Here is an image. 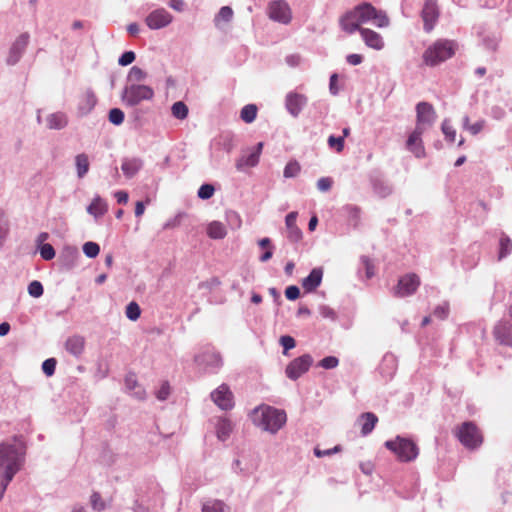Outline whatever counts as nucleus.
<instances>
[{"instance_id": "nucleus-36", "label": "nucleus", "mask_w": 512, "mask_h": 512, "mask_svg": "<svg viewBox=\"0 0 512 512\" xmlns=\"http://www.w3.org/2000/svg\"><path fill=\"white\" fill-rule=\"evenodd\" d=\"M512 252V241L509 236L502 234L499 240L498 260L501 261Z\"/></svg>"}, {"instance_id": "nucleus-12", "label": "nucleus", "mask_w": 512, "mask_h": 512, "mask_svg": "<svg viewBox=\"0 0 512 512\" xmlns=\"http://www.w3.org/2000/svg\"><path fill=\"white\" fill-rule=\"evenodd\" d=\"M29 39L30 36L27 32L22 33L16 38L9 49V54L6 59L7 65L14 66L20 61L29 44Z\"/></svg>"}, {"instance_id": "nucleus-19", "label": "nucleus", "mask_w": 512, "mask_h": 512, "mask_svg": "<svg viewBox=\"0 0 512 512\" xmlns=\"http://www.w3.org/2000/svg\"><path fill=\"white\" fill-rule=\"evenodd\" d=\"M79 257L80 254L76 247H65L59 256V264L61 269L65 271L73 269L77 265Z\"/></svg>"}, {"instance_id": "nucleus-10", "label": "nucleus", "mask_w": 512, "mask_h": 512, "mask_svg": "<svg viewBox=\"0 0 512 512\" xmlns=\"http://www.w3.org/2000/svg\"><path fill=\"white\" fill-rule=\"evenodd\" d=\"M420 286V278L414 273L406 274L398 280L394 288V295L397 297H407L416 292Z\"/></svg>"}, {"instance_id": "nucleus-49", "label": "nucleus", "mask_w": 512, "mask_h": 512, "mask_svg": "<svg viewBox=\"0 0 512 512\" xmlns=\"http://www.w3.org/2000/svg\"><path fill=\"white\" fill-rule=\"evenodd\" d=\"M91 506L96 511H103L106 508L105 502L102 500L99 492H93L90 497Z\"/></svg>"}, {"instance_id": "nucleus-9", "label": "nucleus", "mask_w": 512, "mask_h": 512, "mask_svg": "<svg viewBox=\"0 0 512 512\" xmlns=\"http://www.w3.org/2000/svg\"><path fill=\"white\" fill-rule=\"evenodd\" d=\"M416 127L425 131L436 121L437 115L433 106L428 102H419L416 106Z\"/></svg>"}, {"instance_id": "nucleus-13", "label": "nucleus", "mask_w": 512, "mask_h": 512, "mask_svg": "<svg viewBox=\"0 0 512 512\" xmlns=\"http://www.w3.org/2000/svg\"><path fill=\"white\" fill-rule=\"evenodd\" d=\"M173 16L164 8H158L150 12L145 22L152 30L162 29L172 22Z\"/></svg>"}, {"instance_id": "nucleus-6", "label": "nucleus", "mask_w": 512, "mask_h": 512, "mask_svg": "<svg viewBox=\"0 0 512 512\" xmlns=\"http://www.w3.org/2000/svg\"><path fill=\"white\" fill-rule=\"evenodd\" d=\"M154 97V90L143 84H126L121 93V100L124 105L136 107L142 101L151 100Z\"/></svg>"}, {"instance_id": "nucleus-26", "label": "nucleus", "mask_w": 512, "mask_h": 512, "mask_svg": "<svg viewBox=\"0 0 512 512\" xmlns=\"http://www.w3.org/2000/svg\"><path fill=\"white\" fill-rule=\"evenodd\" d=\"M68 125V117L64 112L51 113L46 118L48 129L61 130Z\"/></svg>"}, {"instance_id": "nucleus-42", "label": "nucleus", "mask_w": 512, "mask_h": 512, "mask_svg": "<svg viewBox=\"0 0 512 512\" xmlns=\"http://www.w3.org/2000/svg\"><path fill=\"white\" fill-rule=\"evenodd\" d=\"M441 130L445 136V139L451 143H453L456 139V130L451 125V122L449 119H445L442 122Z\"/></svg>"}, {"instance_id": "nucleus-8", "label": "nucleus", "mask_w": 512, "mask_h": 512, "mask_svg": "<svg viewBox=\"0 0 512 512\" xmlns=\"http://www.w3.org/2000/svg\"><path fill=\"white\" fill-rule=\"evenodd\" d=\"M313 363V358L309 354H304L292 360L286 367V376L291 380H297L306 373Z\"/></svg>"}, {"instance_id": "nucleus-24", "label": "nucleus", "mask_w": 512, "mask_h": 512, "mask_svg": "<svg viewBox=\"0 0 512 512\" xmlns=\"http://www.w3.org/2000/svg\"><path fill=\"white\" fill-rule=\"evenodd\" d=\"M143 168V160L138 157L124 158L121 170L126 178H133Z\"/></svg>"}, {"instance_id": "nucleus-47", "label": "nucleus", "mask_w": 512, "mask_h": 512, "mask_svg": "<svg viewBox=\"0 0 512 512\" xmlns=\"http://www.w3.org/2000/svg\"><path fill=\"white\" fill-rule=\"evenodd\" d=\"M108 119L114 125H121L124 121V112L119 108H112L109 111Z\"/></svg>"}, {"instance_id": "nucleus-28", "label": "nucleus", "mask_w": 512, "mask_h": 512, "mask_svg": "<svg viewBox=\"0 0 512 512\" xmlns=\"http://www.w3.org/2000/svg\"><path fill=\"white\" fill-rule=\"evenodd\" d=\"M360 22L362 24L367 23L377 16V9L370 3L364 2L355 7Z\"/></svg>"}, {"instance_id": "nucleus-41", "label": "nucleus", "mask_w": 512, "mask_h": 512, "mask_svg": "<svg viewBox=\"0 0 512 512\" xmlns=\"http://www.w3.org/2000/svg\"><path fill=\"white\" fill-rule=\"evenodd\" d=\"M300 170V164L296 160L289 161L284 168L283 176L285 178L296 177L300 173Z\"/></svg>"}, {"instance_id": "nucleus-61", "label": "nucleus", "mask_w": 512, "mask_h": 512, "mask_svg": "<svg viewBox=\"0 0 512 512\" xmlns=\"http://www.w3.org/2000/svg\"><path fill=\"white\" fill-rule=\"evenodd\" d=\"M135 53L133 51L124 52L118 59V64L120 66L130 65L135 60Z\"/></svg>"}, {"instance_id": "nucleus-1", "label": "nucleus", "mask_w": 512, "mask_h": 512, "mask_svg": "<svg viewBox=\"0 0 512 512\" xmlns=\"http://www.w3.org/2000/svg\"><path fill=\"white\" fill-rule=\"evenodd\" d=\"M23 453L14 444L0 443V479H3V490L20 470Z\"/></svg>"}, {"instance_id": "nucleus-11", "label": "nucleus", "mask_w": 512, "mask_h": 512, "mask_svg": "<svg viewBox=\"0 0 512 512\" xmlns=\"http://www.w3.org/2000/svg\"><path fill=\"white\" fill-rule=\"evenodd\" d=\"M270 19L282 24H289L292 19L291 9L284 0L272 1L268 6Z\"/></svg>"}, {"instance_id": "nucleus-30", "label": "nucleus", "mask_w": 512, "mask_h": 512, "mask_svg": "<svg viewBox=\"0 0 512 512\" xmlns=\"http://www.w3.org/2000/svg\"><path fill=\"white\" fill-rule=\"evenodd\" d=\"M97 98L92 91H87L79 103L78 109L82 115H86L95 107Z\"/></svg>"}, {"instance_id": "nucleus-39", "label": "nucleus", "mask_w": 512, "mask_h": 512, "mask_svg": "<svg viewBox=\"0 0 512 512\" xmlns=\"http://www.w3.org/2000/svg\"><path fill=\"white\" fill-rule=\"evenodd\" d=\"M257 111L255 104H247L242 108L240 117L245 123H252L256 119Z\"/></svg>"}, {"instance_id": "nucleus-32", "label": "nucleus", "mask_w": 512, "mask_h": 512, "mask_svg": "<svg viewBox=\"0 0 512 512\" xmlns=\"http://www.w3.org/2000/svg\"><path fill=\"white\" fill-rule=\"evenodd\" d=\"M75 165L78 178H83L89 171V158L87 154L80 153L75 157Z\"/></svg>"}, {"instance_id": "nucleus-59", "label": "nucleus", "mask_w": 512, "mask_h": 512, "mask_svg": "<svg viewBox=\"0 0 512 512\" xmlns=\"http://www.w3.org/2000/svg\"><path fill=\"white\" fill-rule=\"evenodd\" d=\"M280 344L283 347V353L286 354L288 350L293 349L296 345L295 339L289 335L280 337Z\"/></svg>"}, {"instance_id": "nucleus-35", "label": "nucleus", "mask_w": 512, "mask_h": 512, "mask_svg": "<svg viewBox=\"0 0 512 512\" xmlns=\"http://www.w3.org/2000/svg\"><path fill=\"white\" fill-rule=\"evenodd\" d=\"M260 157L252 150L247 155H243L236 162V168L241 170L243 167H254L259 163Z\"/></svg>"}, {"instance_id": "nucleus-4", "label": "nucleus", "mask_w": 512, "mask_h": 512, "mask_svg": "<svg viewBox=\"0 0 512 512\" xmlns=\"http://www.w3.org/2000/svg\"><path fill=\"white\" fill-rule=\"evenodd\" d=\"M454 435L468 450H476L483 443L482 432L472 421H465L457 426Z\"/></svg>"}, {"instance_id": "nucleus-53", "label": "nucleus", "mask_w": 512, "mask_h": 512, "mask_svg": "<svg viewBox=\"0 0 512 512\" xmlns=\"http://www.w3.org/2000/svg\"><path fill=\"white\" fill-rule=\"evenodd\" d=\"M318 310L320 315L325 319L336 321L338 318L336 311L327 305H320Z\"/></svg>"}, {"instance_id": "nucleus-21", "label": "nucleus", "mask_w": 512, "mask_h": 512, "mask_svg": "<svg viewBox=\"0 0 512 512\" xmlns=\"http://www.w3.org/2000/svg\"><path fill=\"white\" fill-rule=\"evenodd\" d=\"M323 278V268H313L309 275L302 280V287L306 293L314 292L321 284Z\"/></svg>"}, {"instance_id": "nucleus-17", "label": "nucleus", "mask_w": 512, "mask_h": 512, "mask_svg": "<svg viewBox=\"0 0 512 512\" xmlns=\"http://www.w3.org/2000/svg\"><path fill=\"white\" fill-rule=\"evenodd\" d=\"M355 12L356 9L354 7L352 10L347 11L339 19V25L341 29L348 34H353L356 31L360 32V29H362L360 27L362 22H360V18L358 17V14Z\"/></svg>"}, {"instance_id": "nucleus-33", "label": "nucleus", "mask_w": 512, "mask_h": 512, "mask_svg": "<svg viewBox=\"0 0 512 512\" xmlns=\"http://www.w3.org/2000/svg\"><path fill=\"white\" fill-rule=\"evenodd\" d=\"M227 505L219 499H208L202 504V512H226Z\"/></svg>"}, {"instance_id": "nucleus-56", "label": "nucleus", "mask_w": 512, "mask_h": 512, "mask_svg": "<svg viewBox=\"0 0 512 512\" xmlns=\"http://www.w3.org/2000/svg\"><path fill=\"white\" fill-rule=\"evenodd\" d=\"M448 314L449 304L447 302L436 306L435 309L433 310V315L440 320L446 319L448 317Z\"/></svg>"}, {"instance_id": "nucleus-55", "label": "nucleus", "mask_w": 512, "mask_h": 512, "mask_svg": "<svg viewBox=\"0 0 512 512\" xmlns=\"http://www.w3.org/2000/svg\"><path fill=\"white\" fill-rule=\"evenodd\" d=\"M57 361L55 358H48L42 363V370L46 376H52L55 373Z\"/></svg>"}, {"instance_id": "nucleus-64", "label": "nucleus", "mask_w": 512, "mask_h": 512, "mask_svg": "<svg viewBox=\"0 0 512 512\" xmlns=\"http://www.w3.org/2000/svg\"><path fill=\"white\" fill-rule=\"evenodd\" d=\"M378 27H386L389 24V19L385 13L377 10V16L373 19Z\"/></svg>"}, {"instance_id": "nucleus-63", "label": "nucleus", "mask_w": 512, "mask_h": 512, "mask_svg": "<svg viewBox=\"0 0 512 512\" xmlns=\"http://www.w3.org/2000/svg\"><path fill=\"white\" fill-rule=\"evenodd\" d=\"M285 296L288 300H296L300 296V289L296 285L288 286L285 290Z\"/></svg>"}, {"instance_id": "nucleus-62", "label": "nucleus", "mask_w": 512, "mask_h": 512, "mask_svg": "<svg viewBox=\"0 0 512 512\" xmlns=\"http://www.w3.org/2000/svg\"><path fill=\"white\" fill-rule=\"evenodd\" d=\"M170 395V385L167 381L163 382L159 390L156 392L157 399L164 401Z\"/></svg>"}, {"instance_id": "nucleus-22", "label": "nucleus", "mask_w": 512, "mask_h": 512, "mask_svg": "<svg viewBox=\"0 0 512 512\" xmlns=\"http://www.w3.org/2000/svg\"><path fill=\"white\" fill-rule=\"evenodd\" d=\"M424 133L420 127H415L414 131L409 135L407 140V148L418 158L423 157L425 154L422 145L421 136Z\"/></svg>"}, {"instance_id": "nucleus-27", "label": "nucleus", "mask_w": 512, "mask_h": 512, "mask_svg": "<svg viewBox=\"0 0 512 512\" xmlns=\"http://www.w3.org/2000/svg\"><path fill=\"white\" fill-rule=\"evenodd\" d=\"M87 212L96 219L102 217L108 211V205L104 199L96 195L87 206Z\"/></svg>"}, {"instance_id": "nucleus-50", "label": "nucleus", "mask_w": 512, "mask_h": 512, "mask_svg": "<svg viewBox=\"0 0 512 512\" xmlns=\"http://www.w3.org/2000/svg\"><path fill=\"white\" fill-rule=\"evenodd\" d=\"M233 17V10L229 6H223L220 8L218 14L215 17V22L222 20L224 22H230Z\"/></svg>"}, {"instance_id": "nucleus-51", "label": "nucleus", "mask_w": 512, "mask_h": 512, "mask_svg": "<svg viewBox=\"0 0 512 512\" xmlns=\"http://www.w3.org/2000/svg\"><path fill=\"white\" fill-rule=\"evenodd\" d=\"M360 262L365 269L366 278H372L375 275V271L371 259L368 256L363 255L360 257Z\"/></svg>"}, {"instance_id": "nucleus-45", "label": "nucleus", "mask_w": 512, "mask_h": 512, "mask_svg": "<svg viewBox=\"0 0 512 512\" xmlns=\"http://www.w3.org/2000/svg\"><path fill=\"white\" fill-rule=\"evenodd\" d=\"M215 192V188L212 184L205 183L198 189L197 195L202 200L210 199Z\"/></svg>"}, {"instance_id": "nucleus-57", "label": "nucleus", "mask_w": 512, "mask_h": 512, "mask_svg": "<svg viewBox=\"0 0 512 512\" xmlns=\"http://www.w3.org/2000/svg\"><path fill=\"white\" fill-rule=\"evenodd\" d=\"M339 364V360L337 357L335 356H327V357H324L320 362H319V366L324 368V369H333L335 367H337Z\"/></svg>"}, {"instance_id": "nucleus-40", "label": "nucleus", "mask_w": 512, "mask_h": 512, "mask_svg": "<svg viewBox=\"0 0 512 512\" xmlns=\"http://www.w3.org/2000/svg\"><path fill=\"white\" fill-rule=\"evenodd\" d=\"M171 111L172 115L179 120H183L188 116V107L182 101L175 102L171 107Z\"/></svg>"}, {"instance_id": "nucleus-34", "label": "nucleus", "mask_w": 512, "mask_h": 512, "mask_svg": "<svg viewBox=\"0 0 512 512\" xmlns=\"http://www.w3.org/2000/svg\"><path fill=\"white\" fill-rule=\"evenodd\" d=\"M342 210L347 215L349 223L356 228L360 222V208L358 206L348 204L345 205Z\"/></svg>"}, {"instance_id": "nucleus-46", "label": "nucleus", "mask_w": 512, "mask_h": 512, "mask_svg": "<svg viewBox=\"0 0 512 512\" xmlns=\"http://www.w3.org/2000/svg\"><path fill=\"white\" fill-rule=\"evenodd\" d=\"M226 220L232 229H239L242 224V220L239 214L235 211L229 210L226 212Z\"/></svg>"}, {"instance_id": "nucleus-7", "label": "nucleus", "mask_w": 512, "mask_h": 512, "mask_svg": "<svg viewBox=\"0 0 512 512\" xmlns=\"http://www.w3.org/2000/svg\"><path fill=\"white\" fill-rule=\"evenodd\" d=\"M195 363L206 372L217 373L223 366V360L219 352L205 351L194 358Z\"/></svg>"}, {"instance_id": "nucleus-14", "label": "nucleus", "mask_w": 512, "mask_h": 512, "mask_svg": "<svg viewBox=\"0 0 512 512\" xmlns=\"http://www.w3.org/2000/svg\"><path fill=\"white\" fill-rule=\"evenodd\" d=\"M439 8L437 5V0H426L424 7L422 9V19L424 22V30L429 33L433 30L435 24L439 18Z\"/></svg>"}, {"instance_id": "nucleus-31", "label": "nucleus", "mask_w": 512, "mask_h": 512, "mask_svg": "<svg viewBox=\"0 0 512 512\" xmlns=\"http://www.w3.org/2000/svg\"><path fill=\"white\" fill-rule=\"evenodd\" d=\"M207 235L211 239L220 240L225 238L227 231L223 223L219 221H212L207 227Z\"/></svg>"}, {"instance_id": "nucleus-37", "label": "nucleus", "mask_w": 512, "mask_h": 512, "mask_svg": "<svg viewBox=\"0 0 512 512\" xmlns=\"http://www.w3.org/2000/svg\"><path fill=\"white\" fill-rule=\"evenodd\" d=\"M232 432V424L229 420H220L216 426V434L219 440L225 441Z\"/></svg>"}, {"instance_id": "nucleus-48", "label": "nucleus", "mask_w": 512, "mask_h": 512, "mask_svg": "<svg viewBox=\"0 0 512 512\" xmlns=\"http://www.w3.org/2000/svg\"><path fill=\"white\" fill-rule=\"evenodd\" d=\"M28 293L34 298H39L44 293V288L41 282L34 280L28 285Z\"/></svg>"}, {"instance_id": "nucleus-3", "label": "nucleus", "mask_w": 512, "mask_h": 512, "mask_svg": "<svg viewBox=\"0 0 512 512\" xmlns=\"http://www.w3.org/2000/svg\"><path fill=\"white\" fill-rule=\"evenodd\" d=\"M457 43L453 40L439 39L430 45L423 53V62L427 66H437L454 56Z\"/></svg>"}, {"instance_id": "nucleus-54", "label": "nucleus", "mask_w": 512, "mask_h": 512, "mask_svg": "<svg viewBox=\"0 0 512 512\" xmlns=\"http://www.w3.org/2000/svg\"><path fill=\"white\" fill-rule=\"evenodd\" d=\"M328 146L332 149H335L337 152H342L344 149L343 137L330 135L328 137Z\"/></svg>"}, {"instance_id": "nucleus-52", "label": "nucleus", "mask_w": 512, "mask_h": 512, "mask_svg": "<svg viewBox=\"0 0 512 512\" xmlns=\"http://www.w3.org/2000/svg\"><path fill=\"white\" fill-rule=\"evenodd\" d=\"M373 188L375 193H377L381 197H386L390 195L392 192L391 187L381 181H375L373 184Z\"/></svg>"}, {"instance_id": "nucleus-44", "label": "nucleus", "mask_w": 512, "mask_h": 512, "mask_svg": "<svg viewBox=\"0 0 512 512\" xmlns=\"http://www.w3.org/2000/svg\"><path fill=\"white\" fill-rule=\"evenodd\" d=\"M100 252V246L96 242L88 241L83 245V253L88 258H95Z\"/></svg>"}, {"instance_id": "nucleus-43", "label": "nucleus", "mask_w": 512, "mask_h": 512, "mask_svg": "<svg viewBox=\"0 0 512 512\" xmlns=\"http://www.w3.org/2000/svg\"><path fill=\"white\" fill-rule=\"evenodd\" d=\"M125 314L129 320L136 321L140 317L141 309L136 302L132 301L126 306Z\"/></svg>"}, {"instance_id": "nucleus-16", "label": "nucleus", "mask_w": 512, "mask_h": 512, "mask_svg": "<svg viewBox=\"0 0 512 512\" xmlns=\"http://www.w3.org/2000/svg\"><path fill=\"white\" fill-rule=\"evenodd\" d=\"M307 102L308 99L305 95L297 92H289L285 98V107L289 114L296 118L307 105Z\"/></svg>"}, {"instance_id": "nucleus-15", "label": "nucleus", "mask_w": 512, "mask_h": 512, "mask_svg": "<svg viewBox=\"0 0 512 512\" xmlns=\"http://www.w3.org/2000/svg\"><path fill=\"white\" fill-rule=\"evenodd\" d=\"M211 399L222 410H229L233 407V395L226 384L220 385L211 393Z\"/></svg>"}, {"instance_id": "nucleus-29", "label": "nucleus", "mask_w": 512, "mask_h": 512, "mask_svg": "<svg viewBox=\"0 0 512 512\" xmlns=\"http://www.w3.org/2000/svg\"><path fill=\"white\" fill-rule=\"evenodd\" d=\"M360 421L362 422L361 434L363 436H367L373 431L376 423L378 422V418L374 413L366 412L361 414Z\"/></svg>"}, {"instance_id": "nucleus-60", "label": "nucleus", "mask_w": 512, "mask_h": 512, "mask_svg": "<svg viewBox=\"0 0 512 512\" xmlns=\"http://www.w3.org/2000/svg\"><path fill=\"white\" fill-rule=\"evenodd\" d=\"M333 184V180L330 177H321L317 181V189L321 192H328Z\"/></svg>"}, {"instance_id": "nucleus-2", "label": "nucleus", "mask_w": 512, "mask_h": 512, "mask_svg": "<svg viewBox=\"0 0 512 512\" xmlns=\"http://www.w3.org/2000/svg\"><path fill=\"white\" fill-rule=\"evenodd\" d=\"M254 422L265 431L277 433L286 423L287 415L284 410L271 406H261L253 410Z\"/></svg>"}, {"instance_id": "nucleus-5", "label": "nucleus", "mask_w": 512, "mask_h": 512, "mask_svg": "<svg viewBox=\"0 0 512 512\" xmlns=\"http://www.w3.org/2000/svg\"><path fill=\"white\" fill-rule=\"evenodd\" d=\"M385 447L392 451L397 459L401 462H411L415 460L419 454V449L411 439L397 436L394 440H387Z\"/></svg>"}, {"instance_id": "nucleus-38", "label": "nucleus", "mask_w": 512, "mask_h": 512, "mask_svg": "<svg viewBox=\"0 0 512 512\" xmlns=\"http://www.w3.org/2000/svg\"><path fill=\"white\" fill-rule=\"evenodd\" d=\"M147 73L138 66H133L127 75V84L142 82L146 79Z\"/></svg>"}, {"instance_id": "nucleus-20", "label": "nucleus", "mask_w": 512, "mask_h": 512, "mask_svg": "<svg viewBox=\"0 0 512 512\" xmlns=\"http://www.w3.org/2000/svg\"><path fill=\"white\" fill-rule=\"evenodd\" d=\"M297 215L298 213L293 211L288 213L285 217L287 238L292 243H298L303 236L301 229L296 224Z\"/></svg>"}, {"instance_id": "nucleus-23", "label": "nucleus", "mask_w": 512, "mask_h": 512, "mask_svg": "<svg viewBox=\"0 0 512 512\" xmlns=\"http://www.w3.org/2000/svg\"><path fill=\"white\" fill-rule=\"evenodd\" d=\"M64 347L72 356L79 358L85 349V338L81 335H72L65 341Z\"/></svg>"}, {"instance_id": "nucleus-18", "label": "nucleus", "mask_w": 512, "mask_h": 512, "mask_svg": "<svg viewBox=\"0 0 512 512\" xmlns=\"http://www.w3.org/2000/svg\"><path fill=\"white\" fill-rule=\"evenodd\" d=\"M493 335L499 344L512 347V324L510 322H498L493 329Z\"/></svg>"}, {"instance_id": "nucleus-25", "label": "nucleus", "mask_w": 512, "mask_h": 512, "mask_svg": "<svg viewBox=\"0 0 512 512\" xmlns=\"http://www.w3.org/2000/svg\"><path fill=\"white\" fill-rule=\"evenodd\" d=\"M360 34L365 44L373 49L380 50L383 48L384 43L381 35L373 30L364 28L360 29Z\"/></svg>"}, {"instance_id": "nucleus-58", "label": "nucleus", "mask_w": 512, "mask_h": 512, "mask_svg": "<svg viewBox=\"0 0 512 512\" xmlns=\"http://www.w3.org/2000/svg\"><path fill=\"white\" fill-rule=\"evenodd\" d=\"M40 255L44 260H52L55 257V250L51 244H43L40 247Z\"/></svg>"}]
</instances>
